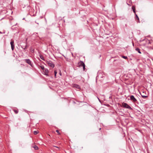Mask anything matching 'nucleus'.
Segmentation results:
<instances>
[{
    "mask_svg": "<svg viewBox=\"0 0 153 153\" xmlns=\"http://www.w3.org/2000/svg\"><path fill=\"white\" fill-rule=\"evenodd\" d=\"M121 106L123 108L129 109L130 110L132 109V108L127 103L125 102L122 103Z\"/></svg>",
    "mask_w": 153,
    "mask_h": 153,
    "instance_id": "obj_1",
    "label": "nucleus"
},
{
    "mask_svg": "<svg viewBox=\"0 0 153 153\" xmlns=\"http://www.w3.org/2000/svg\"><path fill=\"white\" fill-rule=\"evenodd\" d=\"M46 63L48 64L49 66L52 68H53L54 67V64L51 61H47Z\"/></svg>",
    "mask_w": 153,
    "mask_h": 153,
    "instance_id": "obj_2",
    "label": "nucleus"
},
{
    "mask_svg": "<svg viewBox=\"0 0 153 153\" xmlns=\"http://www.w3.org/2000/svg\"><path fill=\"white\" fill-rule=\"evenodd\" d=\"M44 71L43 72L42 74H43L47 76H48V73H49V70L48 69L46 68L44 70H43Z\"/></svg>",
    "mask_w": 153,
    "mask_h": 153,
    "instance_id": "obj_3",
    "label": "nucleus"
},
{
    "mask_svg": "<svg viewBox=\"0 0 153 153\" xmlns=\"http://www.w3.org/2000/svg\"><path fill=\"white\" fill-rule=\"evenodd\" d=\"M25 61L27 63L30 65L31 67L33 66V64L32 63V62L30 59H25Z\"/></svg>",
    "mask_w": 153,
    "mask_h": 153,
    "instance_id": "obj_4",
    "label": "nucleus"
},
{
    "mask_svg": "<svg viewBox=\"0 0 153 153\" xmlns=\"http://www.w3.org/2000/svg\"><path fill=\"white\" fill-rule=\"evenodd\" d=\"M130 100L134 102H135L137 101L136 99L134 97L133 95H131L130 96Z\"/></svg>",
    "mask_w": 153,
    "mask_h": 153,
    "instance_id": "obj_5",
    "label": "nucleus"
},
{
    "mask_svg": "<svg viewBox=\"0 0 153 153\" xmlns=\"http://www.w3.org/2000/svg\"><path fill=\"white\" fill-rule=\"evenodd\" d=\"M14 41H12L10 42V45H11V49L12 51H13L14 50Z\"/></svg>",
    "mask_w": 153,
    "mask_h": 153,
    "instance_id": "obj_6",
    "label": "nucleus"
},
{
    "mask_svg": "<svg viewBox=\"0 0 153 153\" xmlns=\"http://www.w3.org/2000/svg\"><path fill=\"white\" fill-rule=\"evenodd\" d=\"M73 87L74 88H76L78 89H80V86L76 84H74L73 85Z\"/></svg>",
    "mask_w": 153,
    "mask_h": 153,
    "instance_id": "obj_7",
    "label": "nucleus"
},
{
    "mask_svg": "<svg viewBox=\"0 0 153 153\" xmlns=\"http://www.w3.org/2000/svg\"><path fill=\"white\" fill-rule=\"evenodd\" d=\"M78 64L79 67H82L83 65L84 66V65H85V64L83 62L81 61H80L79 62Z\"/></svg>",
    "mask_w": 153,
    "mask_h": 153,
    "instance_id": "obj_8",
    "label": "nucleus"
},
{
    "mask_svg": "<svg viewBox=\"0 0 153 153\" xmlns=\"http://www.w3.org/2000/svg\"><path fill=\"white\" fill-rule=\"evenodd\" d=\"M142 97L144 99H146L148 97V96H145L144 95V92L143 91L142 93H140Z\"/></svg>",
    "mask_w": 153,
    "mask_h": 153,
    "instance_id": "obj_9",
    "label": "nucleus"
},
{
    "mask_svg": "<svg viewBox=\"0 0 153 153\" xmlns=\"http://www.w3.org/2000/svg\"><path fill=\"white\" fill-rule=\"evenodd\" d=\"M135 14V16H136L135 19L136 21H137V22L139 23L140 21H139V18L138 16H137V15L136 13Z\"/></svg>",
    "mask_w": 153,
    "mask_h": 153,
    "instance_id": "obj_10",
    "label": "nucleus"
},
{
    "mask_svg": "<svg viewBox=\"0 0 153 153\" xmlns=\"http://www.w3.org/2000/svg\"><path fill=\"white\" fill-rule=\"evenodd\" d=\"M103 76L102 74H98V75L97 77V78H102Z\"/></svg>",
    "mask_w": 153,
    "mask_h": 153,
    "instance_id": "obj_11",
    "label": "nucleus"
},
{
    "mask_svg": "<svg viewBox=\"0 0 153 153\" xmlns=\"http://www.w3.org/2000/svg\"><path fill=\"white\" fill-rule=\"evenodd\" d=\"M135 50L136 51L138 52V53H141L140 51V50L139 48H136L135 49Z\"/></svg>",
    "mask_w": 153,
    "mask_h": 153,
    "instance_id": "obj_12",
    "label": "nucleus"
},
{
    "mask_svg": "<svg viewBox=\"0 0 153 153\" xmlns=\"http://www.w3.org/2000/svg\"><path fill=\"white\" fill-rule=\"evenodd\" d=\"M132 9L133 10V12L135 14V7L134 6H132Z\"/></svg>",
    "mask_w": 153,
    "mask_h": 153,
    "instance_id": "obj_13",
    "label": "nucleus"
},
{
    "mask_svg": "<svg viewBox=\"0 0 153 153\" xmlns=\"http://www.w3.org/2000/svg\"><path fill=\"white\" fill-rule=\"evenodd\" d=\"M40 58L42 59V60H44V61H45V59L43 56L42 55H41L40 56Z\"/></svg>",
    "mask_w": 153,
    "mask_h": 153,
    "instance_id": "obj_14",
    "label": "nucleus"
},
{
    "mask_svg": "<svg viewBox=\"0 0 153 153\" xmlns=\"http://www.w3.org/2000/svg\"><path fill=\"white\" fill-rule=\"evenodd\" d=\"M40 67L41 68L42 70H45V67L43 65H41L40 66Z\"/></svg>",
    "mask_w": 153,
    "mask_h": 153,
    "instance_id": "obj_15",
    "label": "nucleus"
},
{
    "mask_svg": "<svg viewBox=\"0 0 153 153\" xmlns=\"http://www.w3.org/2000/svg\"><path fill=\"white\" fill-rule=\"evenodd\" d=\"M33 147L34 148V149L36 150H37L38 149V146L36 145H35L34 146H33Z\"/></svg>",
    "mask_w": 153,
    "mask_h": 153,
    "instance_id": "obj_16",
    "label": "nucleus"
},
{
    "mask_svg": "<svg viewBox=\"0 0 153 153\" xmlns=\"http://www.w3.org/2000/svg\"><path fill=\"white\" fill-rule=\"evenodd\" d=\"M14 111L16 114H17L18 112V110L16 109H14L13 110Z\"/></svg>",
    "mask_w": 153,
    "mask_h": 153,
    "instance_id": "obj_17",
    "label": "nucleus"
},
{
    "mask_svg": "<svg viewBox=\"0 0 153 153\" xmlns=\"http://www.w3.org/2000/svg\"><path fill=\"white\" fill-rule=\"evenodd\" d=\"M54 76H55V77L56 78V75L57 73L56 71L55 70L54 71Z\"/></svg>",
    "mask_w": 153,
    "mask_h": 153,
    "instance_id": "obj_18",
    "label": "nucleus"
},
{
    "mask_svg": "<svg viewBox=\"0 0 153 153\" xmlns=\"http://www.w3.org/2000/svg\"><path fill=\"white\" fill-rule=\"evenodd\" d=\"M122 58H124L125 59H126L128 58L127 57V56H122Z\"/></svg>",
    "mask_w": 153,
    "mask_h": 153,
    "instance_id": "obj_19",
    "label": "nucleus"
},
{
    "mask_svg": "<svg viewBox=\"0 0 153 153\" xmlns=\"http://www.w3.org/2000/svg\"><path fill=\"white\" fill-rule=\"evenodd\" d=\"M21 47L24 49H25L26 48H27V45H26L25 46V47L24 48V47H23L22 46H21Z\"/></svg>",
    "mask_w": 153,
    "mask_h": 153,
    "instance_id": "obj_20",
    "label": "nucleus"
},
{
    "mask_svg": "<svg viewBox=\"0 0 153 153\" xmlns=\"http://www.w3.org/2000/svg\"><path fill=\"white\" fill-rule=\"evenodd\" d=\"M38 133V131H34L33 133L34 134H36Z\"/></svg>",
    "mask_w": 153,
    "mask_h": 153,
    "instance_id": "obj_21",
    "label": "nucleus"
},
{
    "mask_svg": "<svg viewBox=\"0 0 153 153\" xmlns=\"http://www.w3.org/2000/svg\"><path fill=\"white\" fill-rule=\"evenodd\" d=\"M56 131L58 133V134H60V133L59 131L58 130H57Z\"/></svg>",
    "mask_w": 153,
    "mask_h": 153,
    "instance_id": "obj_22",
    "label": "nucleus"
},
{
    "mask_svg": "<svg viewBox=\"0 0 153 153\" xmlns=\"http://www.w3.org/2000/svg\"><path fill=\"white\" fill-rule=\"evenodd\" d=\"M83 67V70L84 71H85V65H84H84H83V66H82Z\"/></svg>",
    "mask_w": 153,
    "mask_h": 153,
    "instance_id": "obj_23",
    "label": "nucleus"
},
{
    "mask_svg": "<svg viewBox=\"0 0 153 153\" xmlns=\"http://www.w3.org/2000/svg\"><path fill=\"white\" fill-rule=\"evenodd\" d=\"M54 147H56V148H58V149H59V147H57V146H55Z\"/></svg>",
    "mask_w": 153,
    "mask_h": 153,
    "instance_id": "obj_24",
    "label": "nucleus"
},
{
    "mask_svg": "<svg viewBox=\"0 0 153 153\" xmlns=\"http://www.w3.org/2000/svg\"><path fill=\"white\" fill-rule=\"evenodd\" d=\"M0 33H2L0 31Z\"/></svg>",
    "mask_w": 153,
    "mask_h": 153,
    "instance_id": "obj_25",
    "label": "nucleus"
},
{
    "mask_svg": "<svg viewBox=\"0 0 153 153\" xmlns=\"http://www.w3.org/2000/svg\"><path fill=\"white\" fill-rule=\"evenodd\" d=\"M98 100H100V99L98 98Z\"/></svg>",
    "mask_w": 153,
    "mask_h": 153,
    "instance_id": "obj_26",
    "label": "nucleus"
},
{
    "mask_svg": "<svg viewBox=\"0 0 153 153\" xmlns=\"http://www.w3.org/2000/svg\"><path fill=\"white\" fill-rule=\"evenodd\" d=\"M152 84H153V82Z\"/></svg>",
    "mask_w": 153,
    "mask_h": 153,
    "instance_id": "obj_27",
    "label": "nucleus"
}]
</instances>
